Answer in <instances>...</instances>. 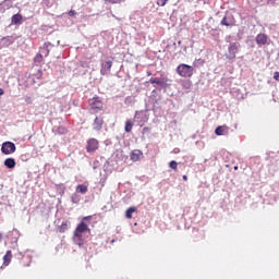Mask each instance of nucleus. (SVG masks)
I'll list each match as a JSON object with an SVG mask.
<instances>
[{
  "label": "nucleus",
  "instance_id": "obj_1",
  "mask_svg": "<svg viewBox=\"0 0 279 279\" xmlns=\"http://www.w3.org/2000/svg\"><path fill=\"white\" fill-rule=\"evenodd\" d=\"M90 219H93V216L83 217L73 232V239L77 242L78 247H83L84 245V232H90V228H88V223H86V221H90Z\"/></svg>",
  "mask_w": 279,
  "mask_h": 279
},
{
  "label": "nucleus",
  "instance_id": "obj_2",
  "mask_svg": "<svg viewBox=\"0 0 279 279\" xmlns=\"http://www.w3.org/2000/svg\"><path fill=\"white\" fill-rule=\"evenodd\" d=\"M177 73L180 77L191 78L195 73V69L186 63H181L177 66Z\"/></svg>",
  "mask_w": 279,
  "mask_h": 279
},
{
  "label": "nucleus",
  "instance_id": "obj_3",
  "mask_svg": "<svg viewBox=\"0 0 279 279\" xmlns=\"http://www.w3.org/2000/svg\"><path fill=\"white\" fill-rule=\"evenodd\" d=\"M220 25H222V27H235L236 19L234 17V15L227 13L220 21Z\"/></svg>",
  "mask_w": 279,
  "mask_h": 279
},
{
  "label": "nucleus",
  "instance_id": "obj_4",
  "mask_svg": "<svg viewBox=\"0 0 279 279\" xmlns=\"http://www.w3.org/2000/svg\"><path fill=\"white\" fill-rule=\"evenodd\" d=\"M1 151L4 156H10L16 151V145L12 142H4L1 146Z\"/></svg>",
  "mask_w": 279,
  "mask_h": 279
},
{
  "label": "nucleus",
  "instance_id": "obj_5",
  "mask_svg": "<svg viewBox=\"0 0 279 279\" xmlns=\"http://www.w3.org/2000/svg\"><path fill=\"white\" fill-rule=\"evenodd\" d=\"M88 104L92 110H104V102L101 101V98H99L98 96L90 98L88 100Z\"/></svg>",
  "mask_w": 279,
  "mask_h": 279
},
{
  "label": "nucleus",
  "instance_id": "obj_6",
  "mask_svg": "<svg viewBox=\"0 0 279 279\" xmlns=\"http://www.w3.org/2000/svg\"><path fill=\"white\" fill-rule=\"evenodd\" d=\"M99 149V141L97 138H89L86 145V151L93 154Z\"/></svg>",
  "mask_w": 279,
  "mask_h": 279
},
{
  "label": "nucleus",
  "instance_id": "obj_7",
  "mask_svg": "<svg viewBox=\"0 0 279 279\" xmlns=\"http://www.w3.org/2000/svg\"><path fill=\"white\" fill-rule=\"evenodd\" d=\"M236 53H239V44L236 43L230 44L228 48V54H227L228 60H234V58H236Z\"/></svg>",
  "mask_w": 279,
  "mask_h": 279
},
{
  "label": "nucleus",
  "instance_id": "obj_8",
  "mask_svg": "<svg viewBox=\"0 0 279 279\" xmlns=\"http://www.w3.org/2000/svg\"><path fill=\"white\" fill-rule=\"evenodd\" d=\"M102 128H104V119L96 117L93 122V130H95V132H101Z\"/></svg>",
  "mask_w": 279,
  "mask_h": 279
},
{
  "label": "nucleus",
  "instance_id": "obj_9",
  "mask_svg": "<svg viewBox=\"0 0 279 279\" xmlns=\"http://www.w3.org/2000/svg\"><path fill=\"white\" fill-rule=\"evenodd\" d=\"M230 131V128L226 126V125H220L217 126L215 130V134L217 136H228V132Z\"/></svg>",
  "mask_w": 279,
  "mask_h": 279
},
{
  "label": "nucleus",
  "instance_id": "obj_10",
  "mask_svg": "<svg viewBox=\"0 0 279 279\" xmlns=\"http://www.w3.org/2000/svg\"><path fill=\"white\" fill-rule=\"evenodd\" d=\"M50 47H53V45H51V43H45L43 45V47L39 48L40 54L44 56L45 58H47L49 56L50 52Z\"/></svg>",
  "mask_w": 279,
  "mask_h": 279
},
{
  "label": "nucleus",
  "instance_id": "obj_11",
  "mask_svg": "<svg viewBox=\"0 0 279 279\" xmlns=\"http://www.w3.org/2000/svg\"><path fill=\"white\" fill-rule=\"evenodd\" d=\"M143 158V151H141L140 149H135L131 153V160L133 162H138V160H141Z\"/></svg>",
  "mask_w": 279,
  "mask_h": 279
},
{
  "label": "nucleus",
  "instance_id": "obj_12",
  "mask_svg": "<svg viewBox=\"0 0 279 279\" xmlns=\"http://www.w3.org/2000/svg\"><path fill=\"white\" fill-rule=\"evenodd\" d=\"M11 23L12 25H21V23H23V15H21L20 13L14 14L11 17Z\"/></svg>",
  "mask_w": 279,
  "mask_h": 279
},
{
  "label": "nucleus",
  "instance_id": "obj_13",
  "mask_svg": "<svg viewBox=\"0 0 279 279\" xmlns=\"http://www.w3.org/2000/svg\"><path fill=\"white\" fill-rule=\"evenodd\" d=\"M76 193H81V195H86V193H88V184H78L76 186Z\"/></svg>",
  "mask_w": 279,
  "mask_h": 279
},
{
  "label": "nucleus",
  "instance_id": "obj_14",
  "mask_svg": "<svg viewBox=\"0 0 279 279\" xmlns=\"http://www.w3.org/2000/svg\"><path fill=\"white\" fill-rule=\"evenodd\" d=\"M4 167H7V169H14V167H16V160L14 158H7L4 160Z\"/></svg>",
  "mask_w": 279,
  "mask_h": 279
},
{
  "label": "nucleus",
  "instance_id": "obj_15",
  "mask_svg": "<svg viewBox=\"0 0 279 279\" xmlns=\"http://www.w3.org/2000/svg\"><path fill=\"white\" fill-rule=\"evenodd\" d=\"M257 45H266L267 44V36L265 34H258L255 38Z\"/></svg>",
  "mask_w": 279,
  "mask_h": 279
},
{
  "label": "nucleus",
  "instance_id": "obj_16",
  "mask_svg": "<svg viewBox=\"0 0 279 279\" xmlns=\"http://www.w3.org/2000/svg\"><path fill=\"white\" fill-rule=\"evenodd\" d=\"M12 263V251H7L5 255L3 256V265L8 267Z\"/></svg>",
  "mask_w": 279,
  "mask_h": 279
},
{
  "label": "nucleus",
  "instance_id": "obj_17",
  "mask_svg": "<svg viewBox=\"0 0 279 279\" xmlns=\"http://www.w3.org/2000/svg\"><path fill=\"white\" fill-rule=\"evenodd\" d=\"M66 230H69V221H63L61 226L58 227V232H60V234H64Z\"/></svg>",
  "mask_w": 279,
  "mask_h": 279
},
{
  "label": "nucleus",
  "instance_id": "obj_18",
  "mask_svg": "<svg viewBox=\"0 0 279 279\" xmlns=\"http://www.w3.org/2000/svg\"><path fill=\"white\" fill-rule=\"evenodd\" d=\"M136 211H137L136 207L128 208L125 211L126 219H132V215H134V213H136Z\"/></svg>",
  "mask_w": 279,
  "mask_h": 279
},
{
  "label": "nucleus",
  "instance_id": "obj_19",
  "mask_svg": "<svg viewBox=\"0 0 279 279\" xmlns=\"http://www.w3.org/2000/svg\"><path fill=\"white\" fill-rule=\"evenodd\" d=\"M132 128H134V122L132 120H126L124 130L125 132L130 133L132 132Z\"/></svg>",
  "mask_w": 279,
  "mask_h": 279
},
{
  "label": "nucleus",
  "instance_id": "obj_20",
  "mask_svg": "<svg viewBox=\"0 0 279 279\" xmlns=\"http://www.w3.org/2000/svg\"><path fill=\"white\" fill-rule=\"evenodd\" d=\"M44 58L41 53H37L34 58V62L35 64H40V62H43Z\"/></svg>",
  "mask_w": 279,
  "mask_h": 279
},
{
  "label": "nucleus",
  "instance_id": "obj_21",
  "mask_svg": "<svg viewBox=\"0 0 279 279\" xmlns=\"http://www.w3.org/2000/svg\"><path fill=\"white\" fill-rule=\"evenodd\" d=\"M149 83L157 84V86H160V84H162V82H160V78H158V77L150 78Z\"/></svg>",
  "mask_w": 279,
  "mask_h": 279
},
{
  "label": "nucleus",
  "instance_id": "obj_22",
  "mask_svg": "<svg viewBox=\"0 0 279 279\" xmlns=\"http://www.w3.org/2000/svg\"><path fill=\"white\" fill-rule=\"evenodd\" d=\"M169 167L170 169H173V171H178V163L175 162V160L170 161Z\"/></svg>",
  "mask_w": 279,
  "mask_h": 279
},
{
  "label": "nucleus",
  "instance_id": "obj_23",
  "mask_svg": "<svg viewBox=\"0 0 279 279\" xmlns=\"http://www.w3.org/2000/svg\"><path fill=\"white\" fill-rule=\"evenodd\" d=\"M182 86L184 88L189 89V88H191V86H193V84L191 83V81H183Z\"/></svg>",
  "mask_w": 279,
  "mask_h": 279
},
{
  "label": "nucleus",
  "instance_id": "obj_24",
  "mask_svg": "<svg viewBox=\"0 0 279 279\" xmlns=\"http://www.w3.org/2000/svg\"><path fill=\"white\" fill-rule=\"evenodd\" d=\"M167 1L169 0H157V5H159L160 8H165L167 5Z\"/></svg>",
  "mask_w": 279,
  "mask_h": 279
},
{
  "label": "nucleus",
  "instance_id": "obj_25",
  "mask_svg": "<svg viewBox=\"0 0 279 279\" xmlns=\"http://www.w3.org/2000/svg\"><path fill=\"white\" fill-rule=\"evenodd\" d=\"M105 69L107 71H111L112 70V61H106L105 63Z\"/></svg>",
  "mask_w": 279,
  "mask_h": 279
},
{
  "label": "nucleus",
  "instance_id": "obj_26",
  "mask_svg": "<svg viewBox=\"0 0 279 279\" xmlns=\"http://www.w3.org/2000/svg\"><path fill=\"white\" fill-rule=\"evenodd\" d=\"M107 3L117 4V3H123L125 0H106Z\"/></svg>",
  "mask_w": 279,
  "mask_h": 279
},
{
  "label": "nucleus",
  "instance_id": "obj_27",
  "mask_svg": "<svg viewBox=\"0 0 279 279\" xmlns=\"http://www.w3.org/2000/svg\"><path fill=\"white\" fill-rule=\"evenodd\" d=\"M75 14H77V12H75V10H70V11L68 12V15H69V16H75Z\"/></svg>",
  "mask_w": 279,
  "mask_h": 279
},
{
  "label": "nucleus",
  "instance_id": "obj_28",
  "mask_svg": "<svg viewBox=\"0 0 279 279\" xmlns=\"http://www.w3.org/2000/svg\"><path fill=\"white\" fill-rule=\"evenodd\" d=\"M274 80H276L277 82H279V72H275V73H274Z\"/></svg>",
  "mask_w": 279,
  "mask_h": 279
},
{
  "label": "nucleus",
  "instance_id": "obj_29",
  "mask_svg": "<svg viewBox=\"0 0 279 279\" xmlns=\"http://www.w3.org/2000/svg\"><path fill=\"white\" fill-rule=\"evenodd\" d=\"M25 101H26L27 104H33L32 97H26V98H25Z\"/></svg>",
  "mask_w": 279,
  "mask_h": 279
},
{
  "label": "nucleus",
  "instance_id": "obj_30",
  "mask_svg": "<svg viewBox=\"0 0 279 279\" xmlns=\"http://www.w3.org/2000/svg\"><path fill=\"white\" fill-rule=\"evenodd\" d=\"M145 132H149V128L145 126V128L143 129V134H145Z\"/></svg>",
  "mask_w": 279,
  "mask_h": 279
},
{
  "label": "nucleus",
  "instance_id": "obj_31",
  "mask_svg": "<svg viewBox=\"0 0 279 279\" xmlns=\"http://www.w3.org/2000/svg\"><path fill=\"white\" fill-rule=\"evenodd\" d=\"M1 95H5V90H3V88L0 87V96Z\"/></svg>",
  "mask_w": 279,
  "mask_h": 279
},
{
  "label": "nucleus",
  "instance_id": "obj_32",
  "mask_svg": "<svg viewBox=\"0 0 279 279\" xmlns=\"http://www.w3.org/2000/svg\"><path fill=\"white\" fill-rule=\"evenodd\" d=\"M183 180H184V182H186L189 180V177L186 174H184Z\"/></svg>",
  "mask_w": 279,
  "mask_h": 279
},
{
  "label": "nucleus",
  "instance_id": "obj_33",
  "mask_svg": "<svg viewBox=\"0 0 279 279\" xmlns=\"http://www.w3.org/2000/svg\"><path fill=\"white\" fill-rule=\"evenodd\" d=\"M268 3H271L274 5V3H276V0H267Z\"/></svg>",
  "mask_w": 279,
  "mask_h": 279
},
{
  "label": "nucleus",
  "instance_id": "obj_34",
  "mask_svg": "<svg viewBox=\"0 0 279 279\" xmlns=\"http://www.w3.org/2000/svg\"><path fill=\"white\" fill-rule=\"evenodd\" d=\"M234 171H239V166H235V167H234Z\"/></svg>",
  "mask_w": 279,
  "mask_h": 279
},
{
  "label": "nucleus",
  "instance_id": "obj_35",
  "mask_svg": "<svg viewBox=\"0 0 279 279\" xmlns=\"http://www.w3.org/2000/svg\"><path fill=\"white\" fill-rule=\"evenodd\" d=\"M136 117H138V113L135 114V119H136Z\"/></svg>",
  "mask_w": 279,
  "mask_h": 279
},
{
  "label": "nucleus",
  "instance_id": "obj_36",
  "mask_svg": "<svg viewBox=\"0 0 279 279\" xmlns=\"http://www.w3.org/2000/svg\"><path fill=\"white\" fill-rule=\"evenodd\" d=\"M3 236L1 235V233H0V240L2 239Z\"/></svg>",
  "mask_w": 279,
  "mask_h": 279
},
{
  "label": "nucleus",
  "instance_id": "obj_37",
  "mask_svg": "<svg viewBox=\"0 0 279 279\" xmlns=\"http://www.w3.org/2000/svg\"><path fill=\"white\" fill-rule=\"evenodd\" d=\"M101 74L104 75V70H101Z\"/></svg>",
  "mask_w": 279,
  "mask_h": 279
}]
</instances>
